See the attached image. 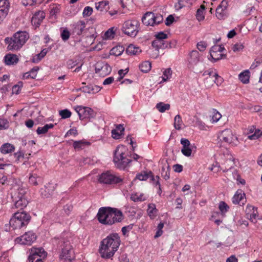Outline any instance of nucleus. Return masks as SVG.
<instances>
[{
	"mask_svg": "<svg viewBox=\"0 0 262 262\" xmlns=\"http://www.w3.org/2000/svg\"><path fill=\"white\" fill-rule=\"evenodd\" d=\"M120 236L117 233L109 234L100 242L99 251L101 257L111 258L120 245Z\"/></svg>",
	"mask_w": 262,
	"mask_h": 262,
	"instance_id": "1",
	"label": "nucleus"
},
{
	"mask_svg": "<svg viewBox=\"0 0 262 262\" xmlns=\"http://www.w3.org/2000/svg\"><path fill=\"white\" fill-rule=\"evenodd\" d=\"M97 217L100 223L112 225L116 223L121 222L123 220V214L116 208L104 207L99 209Z\"/></svg>",
	"mask_w": 262,
	"mask_h": 262,
	"instance_id": "2",
	"label": "nucleus"
},
{
	"mask_svg": "<svg viewBox=\"0 0 262 262\" xmlns=\"http://www.w3.org/2000/svg\"><path fill=\"white\" fill-rule=\"evenodd\" d=\"M29 38V34L26 31H18L12 37L5 38V41L8 44V50H17L23 47Z\"/></svg>",
	"mask_w": 262,
	"mask_h": 262,
	"instance_id": "3",
	"label": "nucleus"
},
{
	"mask_svg": "<svg viewBox=\"0 0 262 262\" xmlns=\"http://www.w3.org/2000/svg\"><path fill=\"white\" fill-rule=\"evenodd\" d=\"M31 220V216L25 211L15 212L9 221L13 229H20L26 226Z\"/></svg>",
	"mask_w": 262,
	"mask_h": 262,
	"instance_id": "4",
	"label": "nucleus"
},
{
	"mask_svg": "<svg viewBox=\"0 0 262 262\" xmlns=\"http://www.w3.org/2000/svg\"><path fill=\"white\" fill-rule=\"evenodd\" d=\"M126 148L125 147L118 146L115 152L113 161L116 167L120 169H123L126 168L128 164L132 162L131 160L128 159L124 156Z\"/></svg>",
	"mask_w": 262,
	"mask_h": 262,
	"instance_id": "5",
	"label": "nucleus"
},
{
	"mask_svg": "<svg viewBox=\"0 0 262 262\" xmlns=\"http://www.w3.org/2000/svg\"><path fill=\"white\" fill-rule=\"evenodd\" d=\"M61 253L60 255L61 259L64 262H71L74 258V253L69 241L62 239L60 241Z\"/></svg>",
	"mask_w": 262,
	"mask_h": 262,
	"instance_id": "6",
	"label": "nucleus"
},
{
	"mask_svg": "<svg viewBox=\"0 0 262 262\" xmlns=\"http://www.w3.org/2000/svg\"><path fill=\"white\" fill-rule=\"evenodd\" d=\"M140 23L136 20H128L124 22L122 31L127 35L134 37L139 31Z\"/></svg>",
	"mask_w": 262,
	"mask_h": 262,
	"instance_id": "7",
	"label": "nucleus"
},
{
	"mask_svg": "<svg viewBox=\"0 0 262 262\" xmlns=\"http://www.w3.org/2000/svg\"><path fill=\"white\" fill-rule=\"evenodd\" d=\"M163 18L159 13L146 12L142 18V23L146 26H154L162 23Z\"/></svg>",
	"mask_w": 262,
	"mask_h": 262,
	"instance_id": "8",
	"label": "nucleus"
},
{
	"mask_svg": "<svg viewBox=\"0 0 262 262\" xmlns=\"http://www.w3.org/2000/svg\"><path fill=\"white\" fill-rule=\"evenodd\" d=\"M99 182L101 184L113 185L121 183L123 179L113 174L110 171L102 173L99 177Z\"/></svg>",
	"mask_w": 262,
	"mask_h": 262,
	"instance_id": "9",
	"label": "nucleus"
},
{
	"mask_svg": "<svg viewBox=\"0 0 262 262\" xmlns=\"http://www.w3.org/2000/svg\"><path fill=\"white\" fill-rule=\"evenodd\" d=\"M37 236L32 231L25 232L23 235L17 237L15 242L21 245H31L36 239Z\"/></svg>",
	"mask_w": 262,
	"mask_h": 262,
	"instance_id": "10",
	"label": "nucleus"
},
{
	"mask_svg": "<svg viewBox=\"0 0 262 262\" xmlns=\"http://www.w3.org/2000/svg\"><path fill=\"white\" fill-rule=\"evenodd\" d=\"M46 256L47 253L42 248H33L28 259L30 262H42V259Z\"/></svg>",
	"mask_w": 262,
	"mask_h": 262,
	"instance_id": "11",
	"label": "nucleus"
},
{
	"mask_svg": "<svg viewBox=\"0 0 262 262\" xmlns=\"http://www.w3.org/2000/svg\"><path fill=\"white\" fill-rule=\"evenodd\" d=\"M75 110L78 114L80 120L93 118L95 116L94 111L89 107L77 106L75 107Z\"/></svg>",
	"mask_w": 262,
	"mask_h": 262,
	"instance_id": "12",
	"label": "nucleus"
},
{
	"mask_svg": "<svg viewBox=\"0 0 262 262\" xmlns=\"http://www.w3.org/2000/svg\"><path fill=\"white\" fill-rule=\"evenodd\" d=\"M112 71L111 67L105 62L99 61L95 65V72L104 77L108 75Z\"/></svg>",
	"mask_w": 262,
	"mask_h": 262,
	"instance_id": "13",
	"label": "nucleus"
},
{
	"mask_svg": "<svg viewBox=\"0 0 262 262\" xmlns=\"http://www.w3.org/2000/svg\"><path fill=\"white\" fill-rule=\"evenodd\" d=\"M229 4L227 0H223L216 9V17L220 20L225 19L227 17V8Z\"/></svg>",
	"mask_w": 262,
	"mask_h": 262,
	"instance_id": "14",
	"label": "nucleus"
},
{
	"mask_svg": "<svg viewBox=\"0 0 262 262\" xmlns=\"http://www.w3.org/2000/svg\"><path fill=\"white\" fill-rule=\"evenodd\" d=\"M203 76H208L206 80L212 81V82L215 83L217 85L220 84L223 81L222 78L218 75L214 69H210L203 73Z\"/></svg>",
	"mask_w": 262,
	"mask_h": 262,
	"instance_id": "15",
	"label": "nucleus"
},
{
	"mask_svg": "<svg viewBox=\"0 0 262 262\" xmlns=\"http://www.w3.org/2000/svg\"><path fill=\"white\" fill-rule=\"evenodd\" d=\"M54 190L55 185L52 183H49L40 189V195L42 198H48L53 194Z\"/></svg>",
	"mask_w": 262,
	"mask_h": 262,
	"instance_id": "16",
	"label": "nucleus"
},
{
	"mask_svg": "<svg viewBox=\"0 0 262 262\" xmlns=\"http://www.w3.org/2000/svg\"><path fill=\"white\" fill-rule=\"evenodd\" d=\"M46 15L43 11H38L33 15L31 19V23L32 25L35 27H38L41 24L43 19L45 18Z\"/></svg>",
	"mask_w": 262,
	"mask_h": 262,
	"instance_id": "17",
	"label": "nucleus"
},
{
	"mask_svg": "<svg viewBox=\"0 0 262 262\" xmlns=\"http://www.w3.org/2000/svg\"><path fill=\"white\" fill-rule=\"evenodd\" d=\"M232 202L234 204L244 205L246 202L245 194L243 191L238 189L232 198Z\"/></svg>",
	"mask_w": 262,
	"mask_h": 262,
	"instance_id": "18",
	"label": "nucleus"
},
{
	"mask_svg": "<svg viewBox=\"0 0 262 262\" xmlns=\"http://www.w3.org/2000/svg\"><path fill=\"white\" fill-rule=\"evenodd\" d=\"M28 203V201L25 195L19 194L17 198H16L14 206L16 208L22 210L27 206Z\"/></svg>",
	"mask_w": 262,
	"mask_h": 262,
	"instance_id": "19",
	"label": "nucleus"
},
{
	"mask_svg": "<svg viewBox=\"0 0 262 262\" xmlns=\"http://www.w3.org/2000/svg\"><path fill=\"white\" fill-rule=\"evenodd\" d=\"M201 61V56L198 51L193 50L190 53L188 58V62L190 64L196 65Z\"/></svg>",
	"mask_w": 262,
	"mask_h": 262,
	"instance_id": "20",
	"label": "nucleus"
},
{
	"mask_svg": "<svg viewBox=\"0 0 262 262\" xmlns=\"http://www.w3.org/2000/svg\"><path fill=\"white\" fill-rule=\"evenodd\" d=\"M80 90L84 93L95 94L100 91L101 88L96 85L90 84L81 87Z\"/></svg>",
	"mask_w": 262,
	"mask_h": 262,
	"instance_id": "21",
	"label": "nucleus"
},
{
	"mask_svg": "<svg viewBox=\"0 0 262 262\" xmlns=\"http://www.w3.org/2000/svg\"><path fill=\"white\" fill-rule=\"evenodd\" d=\"M18 60L19 59L15 54H8L4 57V62L8 66L16 64L18 62Z\"/></svg>",
	"mask_w": 262,
	"mask_h": 262,
	"instance_id": "22",
	"label": "nucleus"
},
{
	"mask_svg": "<svg viewBox=\"0 0 262 262\" xmlns=\"http://www.w3.org/2000/svg\"><path fill=\"white\" fill-rule=\"evenodd\" d=\"M152 46L157 51H158L159 49H165L168 47H170L169 43L165 42L164 40L158 39L154 40L152 42Z\"/></svg>",
	"mask_w": 262,
	"mask_h": 262,
	"instance_id": "23",
	"label": "nucleus"
},
{
	"mask_svg": "<svg viewBox=\"0 0 262 262\" xmlns=\"http://www.w3.org/2000/svg\"><path fill=\"white\" fill-rule=\"evenodd\" d=\"M108 4L107 1H102L95 3V8L99 11L106 12L109 9Z\"/></svg>",
	"mask_w": 262,
	"mask_h": 262,
	"instance_id": "24",
	"label": "nucleus"
},
{
	"mask_svg": "<svg viewBox=\"0 0 262 262\" xmlns=\"http://www.w3.org/2000/svg\"><path fill=\"white\" fill-rule=\"evenodd\" d=\"M15 150V146L10 143H5L3 144L0 148L1 152L3 154L11 153Z\"/></svg>",
	"mask_w": 262,
	"mask_h": 262,
	"instance_id": "25",
	"label": "nucleus"
},
{
	"mask_svg": "<svg viewBox=\"0 0 262 262\" xmlns=\"http://www.w3.org/2000/svg\"><path fill=\"white\" fill-rule=\"evenodd\" d=\"M126 52L128 55H136L140 54L141 50L139 47L130 44L126 48Z\"/></svg>",
	"mask_w": 262,
	"mask_h": 262,
	"instance_id": "26",
	"label": "nucleus"
},
{
	"mask_svg": "<svg viewBox=\"0 0 262 262\" xmlns=\"http://www.w3.org/2000/svg\"><path fill=\"white\" fill-rule=\"evenodd\" d=\"M90 145L89 142L86 141L85 140H79L75 141L73 142V147L78 150L83 149L85 146Z\"/></svg>",
	"mask_w": 262,
	"mask_h": 262,
	"instance_id": "27",
	"label": "nucleus"
},
{
	"mask_svg": "<svg viewBox=\"0 0 262 262\" xmlns=\"http://www.w3.org/2000/svg\"><path fill=\"white\" fill-rule=\"evenodd\" d=\"M85 27V23L83 20H79L74 25V31L77 35L82 34Z\"/></svg>",
	"mask_w": 262,
	"mask_h": 262,
	"instance_id": "28",
	"label": "nucleus"
},
{
	"mask_svg": "<svg viewBox=\"0 0 262 262\" xmlns=\"http://www.w3.org/2000/svg\"><path fill=\"white\" fill-rule=\"evenodd\" d=\"M149 177L151 178V180L152 181H155V178L152 174V172L151 171H150L148 173L144 171L143 172L138 173V174H137L136 177V179H138L140 181H146Z\"/></svg>",
	"mask_w": 262,
	"mask_h": 262,
	"instance_id": "29",
	"label": "nucleus"
},
{
	"mask_svg": "<svg viewBox=\"0 0 262 262\" xmlns=\"http://www.w3.org/2000/svg\"><path fill=\"white\" fill-rule=\"evenodd\" d=\"M239 79L241 81L244 83L247 84L249 82L250 72L248 70H245L238 75Z\"/></svg>",
	"mask_w": 262,
	"mask_h": 262,
	"instance_id": "30",
	"label": "nucleus"
},
{
	"mask_svg": "<svg viewBox=\"0 0 262 262\" xmlns=\"http://www.w3.org/2000/svg\"><path fill=\"white\" fill-rule=\"evenodd\" d=\"M161 177L165 180H167L170 177V167L166 163H165L162 168Z\"/></svg>",
	"mask_w": 262,
	"mask_h": 262,
	"instance_id": "31",
	"label": "nucleus"
},
{
	"mask_svg": "<svg viewBox=\"0 0 262 262\" xmlns=\"http://www.w3.org/2000/svg\"><path fill=\"white\" fill-rule=\"evenodd\" d=\"M174 127L177 130H181L183 129L184 124L180 115H177L174 119Z\"/></svg>",
	"mask_w": 262,
	"mask_h": 262,
	"instance_id": "32",
	"label": "nucleus"
},
{
	"mask_svg": "<svg viewBox=\"0 0 262 262\" xmlns=\"http://www.w3.org/2000/svg\"><path fill=\"white\" fill-rule=\"evenodd\" d=\"M210 117V121L214 123L217 122L221 118L222 115L216 109L213 108L211 111Z\"/></svg>",
	"mask_w": 262,
	"mask_h": 262,
	"instance_id": "33",
	"label": "nucleus"
},
{
	"mask_svg": "<svg viewBox=\"0 0 262 262\" xmlns=\"http://www.w3.org/2000/svg\"><path fill=\"white\" fill-rule=\"evenodd\" d=\"M47 52L48 50L47 49H43L40 53L37 54L35 56L33 57L32 59V62H38L42 58L45 56L47 53Z\"/></svg>",
	"mask_w": 262,
	"mask_h": 262,
	"instance_id": "34",
	"label": "nucleus"
},
{
	"mask_svg": "<svg viewBox=\"0 0 262 262\" xmlns=\"http://www.w3.org/2000/svg\"><path fill=\"white\" fill-rule=\"evenodd\" d=\"M223 140L225 142L229 143H235V142L237 140V137L236 135H233L231 132L228 135L223 136Z\"/></svg>",
	"mask_w": 262,
	"mask_h": 262,
	"instance_id": "35",
	"label": "nucleus"
},
{
	"mask_svg": "<svg viewBox=\"0 0 262 262\" xmlns=\"http://www.w3.org/2000/svg\"><path fill=\"white\" fill-rule=\"evenodd\" d=\"M157 212L156 205L154 204H149L148 206L147 212L151 219H154L156 216Z\"/></svg>",
	"mask_w": 262,
	"mask_h": 262,
	"instance_id": "36",
	"label": "nucleus"
},
{
	"mask_svg": "<svg viewBox=\"0 0 262 262\" xmlns=\"http://www.w3.org/2000/svg\"><path fill=\"white\" fill-rule=\"evenodd\" d=\"M10 3L8 0H0V11H4L8 14Z\"/></svg>",
	"mask_w": 262,
	"mask_h": 262,
	"instance_id": "37",
	"label": "nucleus"
},
{
	"mask_svg": "<svg viewBox=\"0 0 262 262\" xmlns=\"http://www.w3.org/2000/svg\"><path fill=\"white\" fill-rule=\"evenodd\" d=\"M130 199L134 202H136L144 201L146 199V198L143 193L138 194V193H136L131 195Z\"/></svg>",
	"mask_w": 262,
	"mask_h": 262,
	"instance_id": "38",
	"label": "nucleus"
},
{
	"mask_svg": "<svg viewBox=\"0 0 262 262\" xmlns=\"http://www.w3.org/2000/svg\"><path fill=\"white\" fill-rule=\"evenodd\" d=\"M139 68L142 72L147 73L151 69V63L148 61H145L140 65Z\"/></svg>",
	"mask_w": 262,
	"mask_h": 262,
	"instance_id": "39",
	"label": "nucleus"
},
{
	"mask_svg": "<svg viewBox=\"0 0 262 262\" xmlns=\"http://www.w3.org/2000/svg\"><path fill=\"white\" fill-rule=\"evenodd\" d=\"M156 108L160 112L163 113L165 111L169 110L170 105L169 104H166L163 102H159L157 104Z\"/></svg>",
	"mask_w": 262,
	"mask_h": 262,
	"instance_id": "40",
	"label": "nucleus"
},
{
	"mask_svg": "<svg viewBox=\"0 0 262 262\" xmlns=\"http://www.w3.org/2000/svg\"><path fill=\"white\" fill-rule=\"evenodd\" d=\"M60 10V7L59 5H54L50 7V14L52 16H56V15L59 13Z\"/></svg>",
	"mask_w": 262,
	"mask_h": 262,
	"instance_id": "41",
	"label": "nucleus"
},
{
	"mask_svg": "<svg viewBox=\"0 0 262 262\" xmlns=\"http://www.w3.org/2000/svg\"><path fill=\"white\" fill-rule=\"evenodd\" d=\"M41 178L37 177L36 174H32L30 176L29 179V182L31 184L34 185H37L38 182H40Z\"/></svg>",
	"mask_w": 262,
	"mask_h": 262,
	"instance_id": "42",
	"label": "nucleus"
},
{
	"mask_svg": "<svg viewBox=\"0 0 262 262\" xmlns=\"http://www.w3.org/2000/svg\"><path fill=\"white\" fill-rule=\"evenodd\" d=\"M234 159H233L232 157H230L229 159L227 160L226 161V164L228 165V167L227 166H225V169H223L224 172L227 171L229 169H231L232 167H233L234 164Z\"/></svg>",
	"mask_w": 262,
	"mask_h": 262,
	"instance_id": "43",
	"label": "nucleus"
},
{
	"mask_svg": "<svg viewBox=\"0 0 262 262\" xmlns=\"http://www.w3.org/2000/svg\"><path fill=\"white\" fill-rule=\"evenodd\" d=\"M253 132H249L247 133L248 138L251 140H254L258 139L262 135V132H254L253 134L250 135Z\"/></svg>",
	"mask_w": 262,
	"mask_h": 262,
	"instance_id": "44",
	"label": "nucleus"
},
{
	"mask_svg": "<svg viewBox=\"0 0 262 262\" xmlns=\"http://www.w3.org/2000/svg\"><path fill=\"white\" fill-rule=\"evenodd\" d=\"M219 208L222 214L226 212L229 209L228 205L223 201L220 203Z\"/></svg>",
	"mask_w": 262,
	"mask_h": 262,
	"instance_id": "45",
	"label": "nucleus"
},
{
	"mask_svg": "<svg viewBox=\"0 0 262 262\" xmlns=\"http://www.w3.org/2000/svg\"><path fill=\"white\" fill-rule=\"evenodd\" d=\"M210 57L212 59V61L213 62H216L217 61L222 59L223 58V57L226 56L225 55L222 54L220 53H211V54H210Z\"/></svg>",
	"mask_w": 262,
	"mask_h": 262,
	"instance_id": "46",
	"label": "nucleus"
},
{
	"mask_svg": "<svg viewBox=\"0 0 262 262\" xmlns=\"http://www.w3.org/2000/svg\"><path fill=\"white\" fill-rule=\"evenodd\" d=\"M59 115L62 119L69 118L71 116V112L68 109L62 110L59 111Z\"/></svg>",
	"mask_w": 262,
	"mask_h": 262,
	"instance_id": "47",
	"label": "nucleus"
},
{
	"mask_svg": "<svg viewBox=\"0 0 262 262\" xmlns=\"http://www.w3.org/2000/svg\"><path fill=\"white\" fill-rule=\"evenodd\" d=\"M172 74V71L170 68L166 69L163 72L162 76L163 81H166L168 79L170 78Z\"/></svg>",
	"mask_w": 262,
	"mask_h": 262,
	"instance_id": "48",
	"label": "nucleus"
},
{
	"mask_svg": "<svg viewBox=\"0 0 262 262\" xmlns=\"http://www.w3.org/2000/svg\"><path fill=\"white\" fill-rule=\"evenodd\" d=\"M93 12V9L92 7L90 6L85 7L83 11L82 15L84 17H88L91 15Z\"/></svg>",
	"mask_w": 262,
	"mask_h": 262,
	"instance_id": "49",
	"label": "nucleus"
},
{
	"mask_svg": "<svg viewBox=\"0 0 262 262\" xmlns=\"http://www.w3.org/2000/svg\"><path fill=\"white\" fill-rule=\"evenodd\" d=\"M9 126V123L7 120L4 119H0V130L7 129Z\"/></svg>",
	"mask_w": 262,
	"mask_h": 262,
	"instance_id": "50",
	"label": "nucleus"
},
{
	"mask_svg": "<svg viewBox=\"0 0 262 262\" xmlns=\"http://www.w3.org/2000/svg\"><path fill=\"white\" fill-rule=\"evenodd\" d=\"M207 47V43L204 41H201L199 42L196 45L197 49L200 52L204 51Z\"/></svg>",
	"mask_w": 262,
	"mask_h": 262,
	"instance_id": "51",
	"label": "nucleus"
},
{
	"mask_svg": "<svg viewBox=\"0 0 262 262\" xmlns=\"http://www.w3.org/2000/svg\"><path fill=\"white\" fill-rule=\"evenodd\" d=\"M23 83L21 81L18 82L17 84H16L13 86V93L16 94H18L20 91L21 88L23 87Z\"/></svg>",
	"mask_w": 262,
	"mask_h": 262,
	"instance_id": "52",
	"label": "nucleus"
},
{
	"mask_svg": "<svg viewBox=\"0 0 262 262\" xmlns=\"http://www.w3.org/2000/svg\"><path fill=\"white\" fill-rule=\"evenodd\" d=\"M54 125L52 123L46 124L43 127H38L36 131H48V129L52 128Z\"/></svg>",
	"mask_w": 262,
	"mask_h": 262,
	"instance_id": "53",
	"label": "nucleus"
},
{
	"mask_svg": "<svg viewBox=\"0 0 262 262\" xmlns=\"http://www.w3.org/2000/svg\"><path fill=\"white\" fill-rule=\"evenodd\" d=\"M181 152L184 156L190 157L192 154V150L189 146L185 147L182 148Z\"/></svg>",
	"mask_w": 262,
	"mask_h": 262,
	"instance_id": "54",
	"label": "nucleus"
},
{
	"mask_svg": "<svg viewBox=\"0 0 262 262\" xmlns=\"http://www.w3.org/2000/svg\"><path fill=\"white\" fill-rule=\"evenodd\" d=\"M70 32L67 29H64L61 33V37L63 41H67L70 37Z\"/></svg>",
	"mask_w": 262,
	"mask_h": 262,
	"instance_id": "55",
	"label": "nucleus"
},
{
	"mask_svg": "<svg viewBox=\"0 0 262 262\" xmlns=\"http://www.w3.org/2000/svg\"><path fill=\"white\" fill-rule=\"evenodd\" d=\"M14 157L17 161H20L21 159L24 158L25 154L22 150H19L18 151L14 153Z\"/></svg>",
	"mask_w": 262,
	"mask_h": 262,
	"instance_id": "56",
	"label": "nucleus"
},
{
	"mask_svg": "<svg viewBox=\"0 0 262 262\" xmlns=\"http://www.w3.org/2000/svg\"><path fill=\"white\" fill-rule=\"evenodd\" d=\"M38 70L39 68L38 67H35L33 68L30 71H29L31 75V79H34L36 78Z\"/></svg>",
	"mask_w": 262,
	"mask_h": 262,
	"instance_id": "57",
	"label": "nucleus"
},
{
	"mask_svg": "<svg viewBox=\"0 0 262 262\" xmlns=\"http://www.w3.org/2000/svg\"><path fill=\"white\" fill-rule=\"evenodd\" d=\"M73 210V206L72 204H67L63 207V210L67 215H69Z\"/></svg>",
	"mask_w": 262,
	"mask_h": 262,
	"instance_id": "58",
	"label": "nucleus"
},
{
	"mask_svg": "<svg viewBox=\"0 0 262 262\" xmlns=\"http://www.w3.org/2000/svg\"><path fill=\"white\" fill-rule=\"evenodd\" d=\"M112 137L115 139H119L124 135V132H111Z\"/></svg>",
	"mask_w": 262,
	"mask_h": 262,
	"instance_id": "59",
	"label": "nucleus"
},
{
	"mask_svg": "<svg viewBox=\"0 0 262 262\" xmlns=\"http://www.w3.org/2000/svg\"><path fill=\"white\" fill-rule=\"evenodd\" d=\"M155 36L156 39L162 40H164V39H166L168 37L167 34L164 33L163 32L158 33Z\"/></svg>",
	"mask_w": 262,
	"mask_h": 262,
	"instance_id": "60",
	"label": "nucleus"
},
{
	"mask_svg": "<svg viewBox=\"0 0 262 262\" xmlns=\"http://www.w3.org/2000/svg\"><path fill=\"white\" fill-rule=\"evenodd\" d=\"M133 224H130L127 226L123 227L121 229V231L122 234L125 235L130 230L133 229Z\"/></svg>",
	"mask_w": 262,
	"mask_h": 262,
	"instance_id": "61",
	"label": "nucleus"
},
{
	"mask_svg": "<svg viewBox=\"0 0 262 262\" xmlns=\"http://www.w3.org/2000/svg\"><path fill=\"white\" fill-rule=\"evenodd\" d=\"M115 34V32L114 31V28H110L107 31L105 32L104 35L106 38H113V36Z\"/></svg>",
	"mask_w": 262,
	"mask_h": 262,
	"instance_id": "62",
	"label": "nucleus"
},
{
	"mask_svg": "<svg viewBox=\"0 0 262 262\" xmlns=\"http://www.w3.org/2000/svg\"><path fill=\"white\" fill-rule=\"evenodd\" d=\"M244 48V46L241 43H236L233 47L232 50L234 52H238L242 50Z\"/></svg>",
	"mask_w": 262,
	"mask_h": 262,
	"instance_id": "63",
	"label": "nucleus"
},
{
	"mask_svg": "<svg viewBox=\"0 0 262 262\" xmlns=\"http://www.w3.org/2000/svg\"><path fill=\"white\" fill-rule=\"evenodd\" d=\"M174 17L172 15H169L165 20V25L167 26H170L174 21Z\"/></svg>",
	"mask_w": 262,
	"mask_h": 262,
	"instance_id": "64",
	"label": "nucleus"
}]
</instances>
